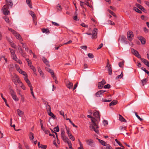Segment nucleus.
Returning <instances> with one entry per match:
<instances>
[{
  "instance_id": "c9c22d12",
  "label": "nucleus",
  "mask_w": 149,
  "mask_h": 149,
  "mask_svg": "<svg viewBox=\"0 0 149 149\" xmlns=\"http://www.w3.org/2000/svg\"><path fill=\"white\" fill-rule=\"evenodd\" d=\"M66 129V132L68 136L71 134L68 128L66 126L65 127Z\"/></svg>"
},
{
  "instance_id": "b1692460",
  "label": "nucleus",
  "mask_w": 149,
  "mask_h": 149,
  "mask_svg": "<svg viewBox=\"0 0 149 149\" xmlns=\"http://www.w3.org/2000/svg\"><path fill=\"white\" fill-rule=\"evenodd\" d=\"M48 113L49 116H51L54 119H56V116L54 115L53 113L51 112V111H50V112Z\"/></svg>"
},
{
  "instance_id": "bb28decb",
  "label": "nucleus",
  "mask_w": 149,
  "mask_h": 149,
  "mask_svg": "<svg viewBox=\"0 0 149 149\" xmlns=\"http://www.w3.org/2000/svg\"><path fill=\"white\" fill-rule=\"evenodd\" d=\"M117 102L116 100H114L111 102L109 104V106H113L116 104H117Z\"/></svg>"
},
{
  "instance_id": "20e7f679",
  "label": "nucleus",
  "mask_w": 149,
  "mask_h": 149,
  "mask_svg": "<svg viewBox=\"0 0 149 149\" xmlns=\"http://www.w3.org/2000/svg\"><path fill=\"white\" fill-rule=\"evenodd\" d=\"M97 30L96 28H95L93 31L92 34L91 33H86L85 34L89 35H92V38L93 39H95L96 38L97 36Z\"/></svg>"
},
{
  "instance_id": "423d86ee",
  "label": "nucleus",
  "mask_w": 149,
  "mask_h": 149,
  "mask_svg": "<svg viewBox=\"0 0 149 149\" xmlns=\"http://www.w3.org/2000/svg\"><path fill=\"white\" fill-rule=\"evenodd\" d=\"M15 66L17 70L20 74L23 75L24 77H25L27 75L26 73L24 71H23L21 69L19 66L17 64L15 65Z\"/></svg>"
},
{
  "instance_id": "7c9ffc66",
  "label": "nucleus",
  "mask_w": 149,
  "mask_h": 149,
  "mask_svg": "<svg viewBox=\"0 0 149 149\" xmlns=\"http://www.w3.org/2000/svg\"><path fill=\"white\" fill-rule=\"evenodd\" d=\"M7 3L9 4V5L11 7H12L13 5L12 2L11 0H6Z\"/></svg>"
},
{
  "instance_id": "4d7b16f0",
  "label": "nucleus",
  "mask_w": 149,
  "mask_h": 149,
  "mask_svg": "<svg viewBox=\"0 0 149 149\" xmlns=\"http://www.w3.org/2000/svg\"><path fill=\"white\" fill-rule=\"evenodd\" d=\"M39 148H40L42 149H46L47 148V146L46 145H41Z\"/></svg>"
},
{
  "instance_id": "c756f323",
  "label": "nucleus",
  "mask_w": 149,
  "mask_h": 149,
  "mask_svg": "<svg viewBox=\"0 0 149 149\" xmlns=\"http://www.w3.org/2000/svg\"><path fill=\"white\" fill-rule=\"evenodd\" d=\"M13 99L15 101H17L19 99L17 96L16 94L12 96Z\"/></svg>"
},
{
  "instance_id": "f257e3e1",
  "label": "nucleus",
  "mask_w": 149,
  "mask_h": 149,
  "mask_svg": "<svg viewBox=\"0 0 149 149\" xmlns=\"http://www.w3.org/2000/svg\"><path fill=\"white\" fill-rule=\"evenodd\" d=\"M88 118H91L92 123L90 126V128L91 130L94 131L97 134L99 133V131L98 129L99 128L98 125L97 121L95 118H93L90 115L87 116Z\"/></svg>"
},
{
  "instance_id": "4c0bfd02",
  "label": "nucleus",
  "mask_w": 149,
  "mask_h": 149,
  "mask_svg": "<svg viewBox=\"0 0 149 149\" xmlns=\"http://www.w3.org/2000/svg\"><path fill=\"white\" fill-rule=\"evenodd\" d=\"M10 92L11 96H12L16 94L14 91L12 89H10Z\"/></svg>"
},
{
  "instance_id": "13d9d810",
  "label": "nucleus",
  "mask_w": 149,
  "mask_h": 149,
  "mask_svg": "<svg viewBox=\"0 0 149 149\" xmlns=\"http://www.w3.org/2000/svg\"><path fill=\"white\" fill-rule=\"evenodd\" d=\"M108 11L110 14L112 15L113 16H114V17L116 16L115 14L113 11L109 10H108Z\"/></svg>"
},
{
  "instance_id": "a19ab883",
  "label": "nucleus",
  "mask_w": 149,
  "mask_h": 149,
  "mask_svg": "<svg viewBox=\"0 0 149 149\" xmlns=\"http://www.w3.org/2000/svg\"><path fill=\"white\" fill-rule=\"evenodd\" d=\"M68 137L70 139L72 140V141H74V140H75L74 137L72 134L70 135H69L68 136Z\"/></svg>"
},
{
  "instance_id": "37998d69",
  "label": "nucleus",
  "mask_w": 149,
  "mask_h": 149,
  "mask_svg": "<svg viewBox=\"0 0 149 149\" xmlns=\"http://www.w3.org/2000/svg\"><path fill=\"white\" fill-rule=\"evenodd\" d=\"M124 61H123L122 62H120L118 64L119 66L121 68L123 67L124 65Z\"/></svg>"
},
{
  "instance_id": "7ed1b4c3",
  "label": "nucleus",
  "mask_w": 149,
  "mask_h": 149,
  "mask_svg": "<svg viewBox=\"0 0 149 149\" xmlns=\"http://www.w3.org/2000/svg\"><path fill=\"white\" fill-rule=\"evenodd\" d=\"M8 30L12 33L15 36L17 39L19 40L21 42L23 41L21 36L17 32L10 28H8Z\"/></svg>"
},
{
  "instance_id": "c03bdc74",
  "label": "nucleus",
  "mask_w": 149,
  "mask_h": 149,
  "mask_svg": "<svg viewBox=\"0 0 149 149\" xmlns=\"http://www.w3.org/2000/svg\"><path fill=\"white\" fill-rule=\"evenodd\" d=\"M88 56L91 58H93L94 57V56L92 53H89L88 54Z\"/></svg>"
},
{
  "instance_id": "dca6fc26",
  "label": "nucleus",
  "mask_w": 149,
  "mask_h": 149,
  "mask_svg": "<svg viewBox=\"0 0 149 149\" xmlns=\"http://www.w3.org/2000/svg\"><path fill=\"white\" fill-rule=\"evenodd\" d=\"M42 60L43 62L47 66H49V61L45 57H43L42 58Z\"/></svg>"
},
{
  "instance_id": "f8f14e48",
  "label": "nucleus",
  "mask_w": 149,
  "mask_h": 149,
  "mask_svg": "<svg viewBox=\"0 0 149 149\" xmlns=\"http://www.w3.org/2000/svg\"><path fill=\"white\" fill-rule=\"evenodd\" d=\"M87 144L88 145L91 146L92 147L94 146V144L93 141V140L91 139L90 140H87L86 141Z\"/></svg>"
},
{
  "instance_id": "393cba45",
  "label": "nucleus",
  "mask_w": 149,
  "mask_h": 149,
  "mask_svg": "<svg viewBox=\"0 0 149 149\" xmlns=\"http://www.w3.org/2000/svg\"><path fill=\"white\" fill-rule=\"evenodd\" d=\"M29 14L30 15H31V16L32 17L33 19V21H34V20L35 18V17H36V15L32 11H30L29 12Z\"/></svg>"
},
{
  "instance_id": "4be33fe9",
  "label": "nucleus",
  "mask_w": 149,
  "mask_h": 149,
  "mask_svg": "<svg viewBox=\"0 0 149 149\" xmlns=\"http://www.w3.org/2000/svg\"><path fill=\"white\" fill-rule=\"evenodd\" d=\"M119 120L122 122H126L127 121L126 120L120 115H119Z\"/></svg>"
},
{
  "instance_id": "bf43d9fd",
  "label": "nucleus",
  "mask_w": 149,
  "mask_h": 149,
  "mask_svg": "<svg viewBox=\"0 0 149 149\" xmlns=\"http://www.w3.org/2000/svg\"><path fill=\"white\" fill-rule=\"evenodd\" d=\"M103 124L104 125H106L108 124V122L107 120H104L103 121Z\"/></svg>"
},
{
  "instance_id": "69168bd1",
  "label": "nucleus",
  "mask_w": 149,
  "mask_h": 149,
  "mask_svg": "<svg viewBox=\"0 0 149 149\" xmlns=\"http://www.w3.org/2000/svg\"><path fill=\"white\" fill-rule=\"evenodd\" d=\"M57 8L58 10H60L61 9V6L59 4H58L57 6Z\"/></svg>"
},
{
  "instance_id": "5fc2aeb1",
  "label": "nucleus",
  "mask_w": 149,
  "mask_h": 149,
  "mask_svg": "<svg viewBox=\"0 0 149 149\" xmlns=\"http://www.w3.org/2000/svg\"><path fill=\"white\" fill-rule=\"evenodd\" d=\"M135 115L136 117L140 121H141L143 120V119L141 118L136 113H135Z\"/></svg>"
},
{
  "instance_id": "774afa93",
  "label": "nucleus",
  "mask_w": 149,
  "mask_h": 149,
  "mask_svg": "<svg viewBox=\"0 0 149 149\" xmlns=\"http://www.w3.org/2000/svg\"><path fill=\"white\" fill-rule=\"evenodd\" d=\"M44 132L46 134H49V133H50V131L49 130H46V129L45 130Z\"/></svg>"
},
{
  "instance_id": "6e6d98bb",
  "label": "nucleus",
  "mask_w": 149,
  "mask_h": 149,
  "mask_svg": "<svg viewBox=\"0 0 149 149\" xmlns=\"http://www.w3.org/2000/svg\"><path fill=\"white\" fill-rule=\"evenodd\" d=\"M21 97V100L22 102H24L25 101V98L24 97L23 95H21L20 96Z\"/></svg>"
},
{
  "instance_id": "2f4dec72",
  "label": "nucleus",
  "mask_w": 149,
  "mask_h": 149,
  "mask_svg": "<svg viewBox=\"0 0 149 149\" xmlns=\"http://www.w3.org/2000/svg\"><path fill=\"white\" fill-rule=\"evenodd\" d=\"M16 90L17 92V93H18V94L21 96V95H22L21 93V90L20 89H19L17 86H16Z\"/></svg>"
},
{
  "instance_id": "0eeeda50",
  "label": "nucleus",
  "mask_w": 149,
  "mask_h": 149,
  "mask_svg": "<svg viewBox=\"0 0 149 149\" xmlns=\"http://www.w3.org/2000/svg\"><path fill=\"white\" fill-rule=\"evenodd\" d=\"M108 62L107 63V65L106 67L108 69V70L109 72V74L110 75H111L112 74V70L111 68V65L109 64V60L107 59Z\"/></svg>"
},
{
  "instance_id": "864d4df0",
  "label": "nucleus",
  "mask_w": 149,
  "mask_h": 149,
  "mask_svg": "<svg viewBox=\"0 0 149 149\" xmlns=\"http://www.w3.org/2000/svg\"><path fill=\"white\" fill-rule=\"evenodd\" d=\"M110 87V85L109 84H107L106 85H105L104 88H109Z\"/></svg>"
},
{
  "instance_id": "1a4fd4ad",
  "label": "nucleus",
  "mask_w": 149,
  "mask_h": 149,
  "mask_svg": "<svg viewBox=\"0 0 149 149\" xmlns=\"http://www.w3.org/2000/svg\"><path fill=\"white\" fill-rule=\"evenodd\" d=\"M127 38L129 40L131 41L133 38V33L131 31H129L127 33Z\"/></svg>"
},
{
  "instance_id": "338daca9",
  "label": "nucleus",
  "mask_w": 149,
  "mask_h": 149,
  "mask_svg": "<svg viewBox=\"0 0 149 149\" xmlns=\"http://www.w3.org/2000/svg\"><path fill=\"white\" fill-rule=\"evenodd\" d=\"M81 25L83 27H88V26L87 25H86L85 23H82L81 24Z\"/></svg>"
},
{
  "instance_id": "f3484780",
  "label": "nucleus",
  "mask_w": 149,
  "mask_h": 149,
  "mask_svg": "<svg viewBox=\"0 0 149 149\" xmlns=\"http://www.w3.org/2000/svg\"><path fill=\"white\" fill-rule=\"evenodd\" d=\"M61 137L63 140L66 143L68 141H69V139L68 138V137L66 135L63 136Z\"/></svg>"
},
{
  "instance_id": "ea45409f",
  "label": "nucleus",
  "mask_w": 149,
  "mask_h": 149,
  "mask_svg": "<svg viewBox=\"0 0 149 149\" xmlns=\"http://www.w3.org/2000/svg\"><path fill=\"white\" fill-rule=\"evenodd\" d=\"M141 69L142 70L144 71L146 73L148 76H149V72L148 70H146L145 68L142 67L141 68Z\"/></svg>"
},
{
  "instance_id": "052dcab7",
  "label": "nucleus",
  "mask_w": 149,
  "mask_h": 149,
  "mask_svg": "<svg viewBox=\"0 0 149 149\" xmlns=\"http://www.w3.org/2000/svg\"><path fill=\"white\" fill-rule=\"evenodd\" d=\"M65 135V132L64 130H61V136Z\"/></svg>"
},
{
  "instance_id": "de8ad7c7",
  "label": "nucleus",
  "mask_w": 149,
  "mask_h": 149,
  "mask_svg": "<svg viewBox=\"0 0 149 149\" xmlns=\"http://www.w3.org/2000/svg\"><path fill=\"white\" fill-rule=\"evenodd\" d=\"M42 32L43 33H47L49 32V30L47 29H42Z\"/></svg>"
},
{
  "instance_id": "f03ea898",
  "label": "nucleus",
  "mask_w": 149,
  "mask_h": 149,
  "mask_svg": "<svg viewBox=\"0 0 149 149\" xmlns=\"http://www.w3.org/2000/svg\"><path fill=\"white\" fill-rule=\"evenodd\" d=\"M131 51L132 54H134L138 58H140L141 61L146 65L147 62H149V61L144 58H141L138 52L135 49L132 48L131 49Z\"/></svg>"
},
{
  "instance_id": "5701e85b",
  "label": "nucleus",
  "mask_w": 149,
  "mask_h": 149,
  "mask_svg": "<svg viewBox=\"0 0 149 149\" xmlns=\"http://www.w3.org/2000/svg\"><path fill=\"white\" fill-rule=\"evenodd\" d=\"M49 72L50 73L54 79H56V76L54 74L53 70L51 69V70H49Z\"/></svg>"
},
{
  "instance_id": "cd10ccee",
  "label": "nucleus",
  "mask_w": 149,
  "mask_h": 149,
  "mask_svg": "<svg viewBox=\"0 0 149 149\" xmlns=\"http://www.w3.org/2000/svg\"><path fill=\"white\" fill-rule=\"evenodd\" d=\"M45 106L46 107V109L47 110V113L51 111V108L50 106L48 104L46 105H45Z\"/></svg>"
},
{
  "instance_id": "e2e57ef3",
  "label": "nucleus",
  "mask_w": 149,
  "mask_h": 149,
  "mask_svg": "<svg viewBox=\"0 0 149 149\" xmlns=\"http://www.w3.org/2000/svg\"><path fill=\"white\" fill-rule=\"evenodd\" d=\"M52 23L53 25H54L55 26H59V24L58 23L55 22H52Z\"/></svg>"
},
{
  "instance_id": "0e129e2a",
  "label": "nucleus",
  "mask_w": 149,
  "mask_h": 149,
  "mask_svg": "<svg viewBox=\"0 0 149 149\" xmlns=\"http://www.w3.org/2000/svg\"><path fill=\"white\" fill-rule=\"evenodd\" d=\"M106 149H112V148L109 145H106Z\"/></svg>"
},
{
  "instance_id": "58836bf2",
  "label": "nucleus",
  "mask_w": 149,
  "mask_h": 149,
  "mask_svg": "<svg viewBox=\"0 0 149 149\" xmlns=\"http://www.w3.org/2000/svg\"><path fill=\"white\" fill-rule=\"evenodd\" d=\"M10 43L11 46L12 47L15 49L16 48V45L12 41H10Z\"/></svg>"
},
{
  "instance_id": "c85d7f7f",
  "label": "nucleus",
  "mask_w": 149,
  "mask_h": 149,
  "mask_svg": "<svg viewBox=\"0 0 149 149\" xmlns=\"http://www.w3.org/2000/svg\"><path fill=\"white\" fill-rule=\"evenodd\" d=\"M74 16L73 17V19L76 21H78L79 19L77 18V12H75L74 14Z\"/></svg>"
},
{
  "instance_id": "f704fd0d",
  "label": "nucleus",
  "mask_w": 149,
  "mask_h": 149,
  "mask_svg": "<svg viewBox=\"0 0 149 149\" xmlns=\"http://www.w3.org/2000/svg\"><path fill=\"white\" fill-rule=\"evenodd\" d=\"M26 61L28 63V65L29 67H30V66H32V63L31 61L28 58H26Z\"/></svg>"
},
{
  "instance_id": "ddd939ff",
  "label": "nucleus",
  "mask_w": 149,
  "mask_h": 149,
  "mask_svg": "<svg viewBox=\"0 0 149 149\" xmlns=\"http://www.w3.org/2000/svg\"><path fill=\"white\" fill-rule=\"evenodd\" d=\"M9 49L10 51L11 55L12 58L14 59V58H15V57H16L17 56L15 53V51L11 48H9Z\"/></svg>"
},
{
  "instance_id": "9b49d317",
  "label": "nucleus",
  "mask_w": 149,
  "mask_h": 149,
  "mask_svg": "<svg viewBox=\"0 0 149 149\" xmlns=\"http://www.w3.org/2000/svg\"><path fill=\"white\" fill-rule=\"evenodd\" d=\"M105 92V91L104 90L99 91L96 93V96L97 97H101L103 93Z\"/></svg>"
},
{
  "instance_id": "39448f33",
  "label": "nucleus",
  "mask_w": 149,
  "mask_h": 149,
  "mask_svg": "<svg viewBox=\"0 0 149 149\" xmlns=\"http://www.w3.org/2000/svg\"><path fill=\"white\" fill-rule=\"evenodd\" d=\"M8 6L7 5H4L2 8V11L4 15H7L10 12L8 10Z\"/></svg>"
},
{
  "instance_id": "a878e982",
  "label": "nucleus",
  "mask_w": 149,
  "mask_h": 149,
  "mask_svg": "<svg viewBox=\"0 0 149 149\" xmlns=\"http://www.w3.org/2000/svg\"><path fill=\"white\" fill-rule=\"evenodd\" d=\"M26 3L28 5L29 7L31 8H32V4L30 3H31V0H26Z\"/></svg>"
},
{
  "instance_id": "473e14b6",
  "label": "nucleus",
  "mask_w": 149,
  "mask_h": 149,
  "mask_svg": "<svg viewBox=\"0 0 149 149\" xmlns=\"http://www.w3.org/2000/svg\"><path fill=\"white\" fill-rule=\"evenodd\" d=\"M14 60L16 61L17 63H19V64H21L22 62L20 60L18 59L17 57H15V58L13 59Z\"/></svg>"
},
{
  "instance_id": "6ab92c4d",
  "label": "nucleus",
  "mask_w": 149,
  "mask_h": 149,
  "mask_svg": "<svg viewBox=\"0 0 149 149\" xmlns=\"http://www.w3.org/2000/svg\"><path fill=\"white\" fill-rule=\"evenodd\" d=\"M29 137L30 140L33 142V139H34V134L31 132H30L29 134Z\"/></svg>"
},
{
  "instance_id": "9d476101",
  "label": "nucleus",
  "mask_w": 149,
  "mask_h": 149,
  "mask_svg": "<svg viewBox=\"0 0 149 149\" xmlns=\"http://www.w3.org/2000/svg\"><path fill=\"white\" fill-rule=\"evenodd\" d=\"M93 115L97 119H96V120L97 121L98 123L100 119L99 112L96 111H95L93 113Z\"/></svg>"
},
{
  "instance_id": "6e6552de",
  "label": "nucleus",
  "mask_w": 149,
  "mask_h": 149,
  "mask_svg": "<svg viewBox=\"0 0 149 149\" xmlns=\"http://www.w3.org/2000/svg\"><path fill=\"white\" fill-rule=\"evenodd\" d=\"M106 83L105 80L103 79L101 82H99L98 84V87L99 89H101L103 87L104 85Z\"/></svg>"
},
{
  "instance_id": "2eb2a0df",
  "label": "nucleus",
  "mask_w": 149,
  "mask_h": 149,
  "mask_svg": "<svg viewBox=\"0 0 149 149\" xmlns=\"http://www.w3.org/2000/svg\"><path fill=\"white\" fill-rule=\"evenodd\" d=\"M139 39L141 42L142 44H144L146 43L145 39L142 36H140L138 37Z\"/></svg>"
},
{
  "instance_id": "09e8293b",
  "label": "nucleus",
  "mask_w": 149,
  "mask_h": 149,
  "mask_svg": "<svg viewBox=\"0 0 149 149\" xmlns=\"http://www.w3.org/2000/svg\"><path fill=\"white\" fill-rule=\"evenodd\" d=\"M68 144L69 148H71L72 147V144L70 141H69L66 142Z\"/></svg>"
},
{
  "instance_id": "8fccbe9b",
  "label": "nucleus",
  "mask_w": 149,
  "mask_h": 149,
  "mask_svg": "<svg viewBox=\"0 0 149 149\" xmlns=\"http://www.w3.org/2000/svg\"><path fill=\"white\" fill-rule=\"evenodd\" d=\"M4 18L6 22H7L9 23V19L8 17L5 16L4 17Z\"/></svg>"
},
{
  "instance_id": "72a5a7b5",
  "label": "nucleus",
  "mask_w": 149,
  "mask_h": 149,
  "mask_svg": "<svg viewBox=\"0 0 149 149\" xmlns=\"http://www.w3.org/2000/svg\"><path fill=\"white\" fill-rule=\"evenodd\" d=\"M99 142L102 144V145L104 146H106V143L104 141L100 139H98Z\"/></svg>"
},
{
  "instance_id": "3c124183",
  "label": "nucleus",
  "mask_w": 149,
  "mask_h": 149,
  "mask_svg": "<svg viewBox=\"0 0 149 149\" xmlns=\"http://www.w3.org/2000/svg\"><path fill=\"white\" fill-rule=\"evenodd\" d=\"M54 131L56 132H58L59 131V129L58 126L55 127L54 128Z\"/></svg>"
},
{
  "instance_id": "49530a36",
  "label": "nucleus",
  "mask_w": 149,
  "mask_h": 149,
  "mask_svg": "<svg viewBox=\"0 0 149 149\" xmlns=\"http://www.w3.org/2000/svg\"><path fill=\"white\" fill-rule=\"evenodd\" d=\"M147 81V79L146 78L143 79L141 80V82L143 84V85H144L145 83L146 82V81Z\"/></svg>"
},
{
  "instance_id": "412c9836",
  "label": "nucleus",
  "mask_w": 149,
  "mask_h": 149,
  "mask_svg": "<svg viewBox=\"0 0 149 149\" xmlns=\"http://www.w3.org/2000/svg\"><path fill=\"white\" fill-rule=\"evenodd\" d=\"M17 111L19 116V117H22L24 114L23 112L19 109H17Z\"/></svg>"
},
{
  "instance_id": "4468645a",
  "label": "nucleus",
  "mask_w": 149,
  "mask_h": 149,
  "mask_svg": "<svg viewBox=\"0 0 149 149\" xmlns=\"http://www.w3.org/2000/svg\"><path fill=\"white\" fill-rule=\"evenodd\" d=\"M18 49L19 52L20 53L21 55L23 57L25 55V54L24 52L22 49L21 46H18Z\"/></svg>"
},
{
  "instance_id": "680f3d73",
  "label": "nucleus",
  "mask_w": 149,
  "mask_h": 149,
  "mask_svg": "<svg viewBox=\"0 0 149 149\" xmlns=\"http://www.w3.org/2000/svg\"><path fill=\"white\" fill-rule=\"evenodd\" d=\"M136 6L137 7H138V8H139V9H140L141 8H142V6L140 5L139 4H137V3L136 4Z\"/></svg>"
},
{
  "instance_id": "a18cd8bd",
  "label": "nucleus",
  "mask_w": 149,
  "mask_h": 149,
  "mask_svg": "<svg viewBox=\"0 0 149 149\" xmlns=\"http://www.w3.org/2000/svg\"><path fill=\"white\" fill-rule=\"evenodd\" d=\"M123 77V74L122 72L120 75H118L117 76L116 79H120V78H122Z\"/></svg>"
},
{
  "instance_id": "79ce46f5",
  "label": "nucleus",
  "mask_w": 149,
  "mask_h": 149,
  "mask_svg": "<svg viewBox=\"0 0 149 149\" xmlns=\"http://www.w3.org/2000/svg\"><path fill=\"white\" fill-rule=\"evenodd\" d=\"M24 79L27 83H29V82H30L29 80L27 78V75L25 77H24Z\"/></svg>"
},
{
  "instance_id": "a211bd4d",
  "label": "nucleus",
  "mask_w": 149,
  "mask_h": 149,
  "mask_svg": "<svg viewBox=\"0 0 149 149\" xmlns=\"http://www.w3.org/2000/svg\"><path fill=\"white\" fill-rule=\"evenodd\" d=\"M38 72L39 73H40V76L42 78H44L45 77L44 74L42 72V70H41L40 68L39 67H38Z\"/></svg>"
},
{
  "instance_id": "aec40b11",
  "label": "nucleus",
  "mask_w": 149,
  "mask_h": 149,
  "mask_svg": "<svg viewBox=\"0 0 149 149\" xmlns=\"http://www.w3.org/2000/svg\"><path fill=\"white\" fill-rule=\"evenodd\" d=\"M73 86V83L71 82H68V83L66 84V86L68 88H69V89H70L72 88V87Z\"/></svg>"
},
{
  "instance_id": "e433bc0d",
  "label": "nucleus",
  "mask_w": 149,
  "mask_h": 149,
  "mask_svg": "<svg viewBox=\"0 0 149 149\" xmlns=\"http://www.w3.org/2000/svg\"><path fill=\"white\" fill-rule=\"evenodd\" d=\"M134 9L137 13H142V12L141 10L136 7H134Z\"/></svg>"
},
{
  "instance_id": "603ef678",
  "label": "nucleus",
  "mask_w": 149,
  "mask_h": 149,
  "mask_svg": "<svg viewBox=\"0 0 149 149\" xmlns=\"http://www.w3.org/2000/svg\"><path fill=\"white\" fill-rule=\"evenodd\" d=\"M116 142L118 144V145L121 147H123V146L121 144V143L118 141L117 139H116L115 140Z\"/></svg>"
}]
</instances>
